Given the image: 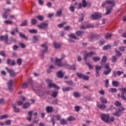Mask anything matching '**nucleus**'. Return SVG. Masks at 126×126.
Here are the masks:
<instances>
[{"mask_svg":"<svg viewBox=\"0 0 126 126\" xmlns=\"http://www.w3.org/2000/svg\"><path fill=\"white\" fill-rule=\"evenodd\" d=\"M54 46L56 49H60L61 48V44L57 42H54Z\"/></svg>","mask_w":126,"mask_h":126,"instance_id":"nucleus-33","label":"nucleus"},{"mask_svg":"<svg viewBox=\"0 0 126 126\" xmlns=\"http://www.w3.org/2000/svg\"><path fill=\"white\" fill-rule=\"evenodd\" d=\"M36 18H37V19H38V20H39L40 21H43V20H44V17L41 15L37 16L36 17Z\"/></svg>","mask_w":126,"mask_h":126,"instance_id":"nucleus-43","label":"nucleus"},{"mask_svg":"<svg viewBox=\"0 0 126 126\" xmlns=\"http://www.w3.org/2000/svg\"><path fill=\"white\" fill-rule=\"evenodd\" d=\"M101 68H102L101 66H96L95 69H96V76L97 77H99L100 76V74H99V70H101Z\"/></svg>","mask_w":126,"mask_h":126,"instance_id":"nucleus-16","label":"nucleus"},{"mask_svg":"<svg viewBox=\"0 0 126 126\" xmlns=\"http://www.w3.org/2000/svg\"><path fill=\"white\" fill-rule=\"evenodd\" d=\"M107 62V57L106 56H103L102 60L101 62L100 63V65L101 67H104L105 69H110V66L108 64V63H106V62ZM105 63H106L105 64Z\"/></svg>","mask_w":126,"mask_h":126,"instance_id":"nucleus-3","label":"nucleus"},{"mask_svg":"<svg viewBox=\"0 0 126 126\" xmlns=\"http://www.w3.org/2000/svg\"><path fill=\"white\" fill-rule=\"evenodd\" d=\"M86 64H87V65H88V66L89 67L90 69H93V66L91 64H90V63H86Z\"/></svg>","mask_w":126,"mask_h":126,"instance_id":"nucleus-58","label":"nucleus"},{"mask_svg":"<svg viewBox=\"0 0 126 126\" xmlns=\"http://www.w3.org/2000/svg\"><path fill=\"white\" fill-rule=\"evenodd\" d=\"M86 54H87L88 58H91L92 57V56H93L94 55V52H90V53H88Z\"/></svg>","mask_w":126,"mask_h":126,"instance_id":"nucleus-48","label":"nucleus"},{"mask_svg":"<svg viewBox=\"0 0 126 126\" xmlns=\"http://www.w3.org/2000/svg\"><path fill=\"white\" fill-rule=\"evenodd\" d=\"M57 76L59 78H63V73L62 71H60L57 73Z\"/></svg>","mask_w":126,"mask_h":126,"instance_id":"nucleus-24","label":"nucleus"},{"mask_svg":"<svg viewBox=\"0 0 126 126\" xmlns=\"http://www.w3.org/2000/svg\"><path fill=\"white\" fill-rule=\"evenodd\" d=\"M97 107L99 109H101V110H104V109H106V105L105 104H97Z\"/></svg>","mask_w":126,"mask_h":126,"instance_id":"nucleus-26","label":"nucleus"},{"mask_svg":"<svg viewBox=\"0 0 126 126\" xmlns=\"http://www.w3.org/2000/svg\"><path fill=\"white\" fill-rule=\"evenodd\" d=\"M58 92H53V93L51 94L52 97H53V98H56L57 96H58Z\"/></svg>","mask_w":126,"mask_h":126,"instance_id":"nucleus-40","label":"nucleus"},{"mask_svg":"<svg viewBox=\"0 0 126 126\" xmlns=\"http://www.w3.org/2000/svg\"><path fill=\"white\" fill-rule=\"evenodd\" d=\"M111 4V6L108 7V8L106 9V12L105 13L106 15H109L111 13V11L113 9V7L115 6V0H107L105 1V3L102 4V6L105 7L106 4Z\"/></svg>","mask_w":126,"mask_h":126,"instance_id":"nucleus-2","label":"nucleus"},{"mask_svg":"<svg viewBox=\"0 0 126 126\" xmlns=\"http://www.w3.org/2000/svg\"><path fill=\"white\" fill-rule=\"evenodd\" d=\"M0 40L1 41H5V44L6 45H9V44H11V43H8V35L5 34V35H1L0 36Z\"/></svg>","mask_w":126,"mask_h":126,"instance_id":"nucleus-7","label":"nucleus"},{"mask_svg":"<svg viewBox=\"0 0 126 126\" xmlns=\"http://www.w3.org/2000/svg\"><path fill=\"white\" fill-rule=\"evenodd\" d=\"M19 36L21 37V38H23V39H25V40H28V38L25 36V34L22 33V32H19Z\"/></svg>","mask_w":126,"mask_h":126,"instance_id":"nucleus-27","label":"nucleus"},{"mask_svg":"<svg viewBox=\"0 0 126 126\" xmlns=\"http://www.w3.org/2000/svg\"><path fill=\"white\" fill-rule=\"evenodd\" d=\"M109 91L111 93H115L117 92V89L112 88L109 89Z\"/></svg>","mask_w":126,"mask_h":126,"instance_id":"nucleus-38","label":"nucleus"},{"mask_svg":"<svg viewBox=\"0 0 126 126\" xmlns=\"http://www.w3.org/2000/svg\"><path fill=\"white\" fill-rule=\"evenodd\" d=\"M29 107H30V103H29V102H27L23 105L24 109H27V108H29Z\"/></svg>","mask_w":126,"mask_h":126,"instance_id":"nucleus-30","label":"nucleus"},{"mask_svg":"<svg viewBox=\"0 0 126 126\" xmlns=\"http://www.w3.org/2000/svg\"><path fill=\"white\" fill-rule=\"evenodd\" d=\"M123 114L122 111H118L115 113H113V116H115L116 117H120V116Z\"/></svg>","mask_w":126,"mask_h":126,"instance_id":"nucleus-17","label":"nucleus"},{"mask_svg":"<svg viewBox=\"0 0 126 126\" xmlns=\"http://www.w3.org/2000/svg\"><path fill=\"white\" fill-rule=\"evenodd\" d=\"M93 60L96 63L98 61H100V57H94L93 58Z\"/></svg>","mask_w":126,"mask_h":126,"instance_id":"nucleus-45","label":"nucleus"},{"mask_svg":"<svg viewBox=\"0 0 126 126\" xmlns=\"http://www.w3.org/2000/svg\"><path fill=\"white\" fill-rule=\"evenodd\" d=\"M59 102H60V101H59V100L55 99L53 101L52 103H53V104H54V105H59Z\"/></svg>","mask_w":126,"mask_h":126,"instance_id":"nucleus-51","label":"nucleus"},{"mask_svg":"<svg viewBox=\"0 0 126 126\" xmlns=\"http://www.w3.org/2000/svg\"><path fill=\"white\" fill-rule=\"evenodd\" d=\"M62 90L63 91V92H65L66 91H70V90H72V88L69 87H67L66 88H63Z\"/></svg>","mask_w":126,"mask_h":126,"instance_id":"nucleus-23","label":"nucleus"},{"mask_svg":"<svg viewBox=\"0 0 126 126\" xmlns=\"http://www.w3.org/2000/svg\"><path fill=\"white\" fill-rule=\"evenodd\" d=\"M4 23H5V24H13V23L11 21H5Z\"/></svg>","mask_w":126,"mask_h":126,"instance_id":"nucleus-63","label":"nucleus"},{"mask_svg":"<svg viewBox=\"0 0 126 126\" xmlns=\"http://www.w3.org/2000/svg\"><path fill=\"white\" fill-rule=\"evenodd\" d=\"M69 37L71 38V39H69V42H74L73 41V40L72 39H75V40H78V38L76 37V36H75V34L74 33H70L68 35Z\"/></svg>","mask_w":126,"mask_h":126,"instance_id":"nucleus-13","label":"nucleus"},{"mask_svg":"<svg viewBox=\"0 0 126 126\" xmlns=\"http://www.w3.org/2000/svg\"><path fill=\"white\" fill-rule=\"evenodd\" d=\"M5 68L7 70V72L9 73L10 76H11V77H15V76H16L17 73L14 72V70L11 69H9L7 67H5Z\"/></svg>","mask_w":126,"mask_h":126,"instance_id":"nucleus-5","label":"nucleus"},{"mask_svg":"<svg viewBox=\"0 0 126 126\" xmlns=\"http://www.w3.org/2000/svg\"><path fill=\"white\" fill-rule=\"evenodd\" d=\"M30 33H37L38 31L36 30H31L29 31Z\"/></svg>","mask_w":126,"mask_h":126,"instance_id":"nucleus-62","label":"nucleus"},{"mask_svg":"<svg viewBox=\"0 0 126 126\" xmlns=\"http://www.w3.org/2000/svg\"><path fill=\"white\" fill-rule=\"evenodd\" d=\"M73 95L75 97V98H78V97H80L81 96L80 94L77 92H74Z\"/></svg>","mask_w":126,"mask_h":126,"instance_id":"nucleus-36","label":"nucleus"},{"mask_svg":"<svg viewBox=\"0 0 126 126\" xmlns=\"http://www.w3.org/2000/svg\"><path fill=\"white\" fill-rule=\"evenodd\" d=\"M5 125H7V126H9V125H11V121L7 120V121H5Z\"/></svg>","mask_w":126,"mask_h":126,"instance_id":"nucleus-61","label":"nucleus"},{"mask_svg":"<svg viewBox=\"0 0 126 126\" xmlns=\"http://www.w3.org/2000/svg\"><path fill=\"white\" fill-rule=\"evenodd\" d=\"M31 23L32 25H36L37 24V20L35 19H32L31 20Z\"/></svg>","mask_w":126,"mask_h":126,"instance_id":"nucleus-41","label":"nucleus"},{"mask_svg":"<svg viewBox=\"0 0 126 126\" xmlns=\"http://www.w3.org/2000/svg\"><path fill=\"white\" fill-rule=\"evenodd\" d=\"M46 81L47 82L49 83L48 86L49 87H50V88H52V87H53V88H55L56 89H60V87H59V86H57L54 83H52L51 80H47Z\"/></svg>","mask_w":126,"mask_h":126,"instance_id":"nucleus-8","label":"nucleus"},{"mask_svg":"<svg viewBox=\"0 0 126 126\" xmlns=\"http://www.w3.org/2000/svg\"><path fill=\"white\" fill-rule=\"evenodd\" d=\"M111 71H112V69L109 68L108 70L104 71L103 72V74H104V75H108L109 73H110Z\"/></svg>","mask_w":126,"mask_h":126,"instance_id":"nucleus-32","label":"nucleus"},{"mask_svg":"<svg viewBox=\"0 0 126 126\" xmlns=\"http://www.w3.org/2000/svg\"><path fill=\"white\" fill-rule=\"evenodd\" d=\"M92 25L91 24H88L87 26H82L80 27V29H87L88 28H91Z\"/></svg>","mask_w":126,"mask_h":126,"instance_id":"nucleus-18","label":"nucleus"},{"mask_svg":"<svg viewBox=\"0 0 126 126\" xmlns=\"http://www.w3.org/2000/svg\"><path fill=\"white\" fill-rule=\"evenodd\" d=\"M76 34L77 36H82L84 34V32L81 31H79L76 32Z\"/></svg>","mask_w":126,"mask_h":126,"instance_id":"nucleus-28","label":"nucleus"},{"mask_svg":"<svg viewBox=\"0 0 126 126\" xmlns=\"http://www.w3.org/2000/svg\"><path fill=\"white\" fill-rule=\"evenodd\" d=\"M54 108L52 106H47L46 108V111H53Z\"/></svg>","mask_w":126,"mask_h":126,"instance_id":"nucleus-44","label":"nucleus"},{"mask_svg":"<svg viewBox=\"0 0 126 126\" xmlns=\"http://www.w3.org/2000/svg\"><path fill=\"white\" fill-rule=\"evenodd\" d=\"M28 87V82L24 83L22 85V88H24V89L27 88Z\"/></svg>","mask_w":126,"mask_h":126,"instance_id":"nucleus-42","label":"nucleus"},{"mask_svg":"<svg viewBox=\"0 0 126 126\" xmlns=\"http://www.w3.org/2000/svg\"><path fill=\"white\" fill-rule=\"evenodd\" d=\"M12 107L13 108L14 111H19V109L16 107V105L15 104H13L12 105Z\"/></svg>","mask_w":126,"mask_h":126,"instance_id":"nucleus-54","label":"nucleus"},{"mask_svg":"<svg viewBox=\"0 0 126 126\" xmlns=\"http://www.w3.org/2000/svg\"><path fill=\"white\" fill-rule=\"evenodd\" d=\"M66 84H67V85H69L70 86H74V84L73 83V82H72V81H66Z\"/></svg>","mask_w":126,"mask_h":126,"instance_id":"nucleus-37","label":"nucleus"},{"mask_svg":"<svg viewBox=\"0 0 126 126\" xmlns=\"http://www.w3.org/2000/svg\"><path fill=\"white\" fill-rule=\"evenodd\" d=\"M75 111H80V110H81V107L79 106H76L75 107Z\"/></svg>","mask_w":126,"mask_h":126,"instance_id":"nucleus-56","label":"nucleus"},{"mask_svg":"<svg viewBox=\"0 0 126 126\" xmlns=\"http://www.w3.org/2000/svg\"><path fill=\"white\" fill-rule=\"evenodd\" d=\"M82 3H83V4H82L83 7H85L86 6H87V3L86 2V0H83Z\"/></svg>","mask_w":126,"mask_h":126,"instance_id":"nucleus-50","label":"nucleus"},{"mask_svg":"<svg viewBox=\"0 0 126 126\" xmlns=\"http://www.w3.org/2000/svg\"><path fill=\"white\" fill-rule=\"evenodd\" d=\"M66 120L67 122H72V121H75V118L72 116H69Z\"/></svg>","mask_w":126,"mask_h":126,"instance_id":"nucleus-31","label":"nucleus"},{"mask_svg":"<svg viewBox=\"0 0 126 126\" xmlns=\"http://www.w3.org/2000/svg\"><path fill=\"white\" fill-rule=\"evenodd\" d=\"M28 26V23L27 22V20H25L21 25L20 26L22 27H24L25 26Z\"/></svg>","mask_w":126,"mask_h":126,"instance_id":"nucleus-29","label":"nucleus"},{"mask_svg":"<svg viewBox=\"0 0 126 126\" xmlns=\"http://www.w3.org/2000/svg\"><path fill=\"white\" fill-rule=\"evenodd\" d=\"M0 56H2V57H5V53H4V51H2L0 52Z\"/></svg>","mask_w":126,"mask_h":126,"instance_id":"nucleus-64","label":"nucleus"},{"mask_svg":"<svg viewBox=\"0 0 126 126\" xmlns=\"http://www.w3.org/2000/svg\"><path fill=\"white\" fill-rule=\"evenodd\" d=\"M112 85H113V86H115V87H119V86H120V82L117 81H113Z\"/></svg>","mask_w":126,"mask_h":126,"instance_id":"nucleus-20","label":"nucleus"},{"mask_svg":"<svg viewBox=\"0 0 126 126\" xmlns=\"http://www.w3.org/2000/svg\"><path fill=\"white\" fill-rule=\"evenodd\" d=\"M7 87L8 90L10 92L13 91V88H12V86L13 85V81L12 80H10L7 83Z\"/></svg>","mask_w":126,"mask_h":126,"instance_id":"nucleus-10","label":"nucleus"},{"mask_svg":"<svg viewBox=\"0 0 126 126\" xmlns=\"http://www.w3.org/2000/svg\"><path fill=\"white\" fill-rule=\"evenodd\" d=\"M64 66L68 68V69H71L72 70H75L76 69V67H75V65H70L69 64H68L67 63H66L64 64Z\"/></svg>","mask_w":126,"mask_h":126,"instance_id":"nucleus-14","label":"nucleus"},{"mask_svg":"<svg viewBox=\"0 0 126 126\" xmlns=\"http://www.w3.org/2000/svg\"><path fill=\"white\" fill-rule=\"evenodd\" d=\"M4 11L5 12V13L7 14L10 12V11H11V10H10V9L9 8H7V9H4Z\"/></svg>","mask_w":126,"mask_h":126,"instance_id":"nucleus-57","label":"nucleus"},{"mask_svg":"<svg viewBox=\"0 0 126 126\" xmlns=\"http://www.w3.org/2000/svg\"><path fill=\"white\" fill-rule=\"evenodd\" d=\"M28 82L29 83L32 85V86H33V81L32 80V79L30 78L28 80Z\"/></svg>","mask_w":126,"mask_h":126,"instance_id":"nucleus-55","label":"nucleus"},{"mask_svg":"<svg viewBox=\"0 0 126 126\" xmlns=\"http://www.w3.org/2000/svg\"><path fill=\"white\" fill-rule=\"evenodd\" d=\"M64 58H65V56L64 55H63L61 59H57L55 61V63L58 66H63L64 65L62 64V61H63Z\"/></svg>","mask_w":126,"mask_h":126,"instance_id":"nucleus-6","label":"nucleus"},{"mask_svg":"<svg viewBox=\"0 0 126 126\" xmlns=\"http://www.w3.org/2000/svg\"><path fill=\"white\" fill-rule=\"evenodd\" d=\"M37 42H38V37L36 36H34L33 37L32 42L35 44L37 43Z\"/></svg>","mask_w":126,"mask_h":126,"instance_id":"nucleus-39","label":"nucleus"},{"mask_svg":"<svg viewBox=\"0 0 126 126\" xmlns=\"http://www.w3.org/2000/svg\"><path fill=\"white\" fill-rule=\"evenodd\" d=\"M38 2L40 5H43L44 4V1L43 0H38Z\"/></svg>","mask_w":126,"mask_h":126,"instance_id":"nucleus-60","label":"nucleus"},{"mask_svg":"<svg viewBox=\"0 0 126 126\" xmlns=\"http://www.w3.org/2000/svg\"><path fill=\"white\" fill-rule=\"evenodd\" d=\"M41 47L43 48V49H44V50L42 51V54H45V53H47V51H48V46H47V43L41 45Z\"/></svg>","mask_w":126,"mask_h":126,"instance_id":"nucleus-15","label":"nucleus"},{"mask_svg":"<svg viewBox=\"0 0 126 126\" xmlns=\"http://www.w3.org/2000/svg\"><path fill=\"white\" fill-rule=\"evenodd\" d=\"M60 124L63 126H65V125H67V122L64 119H62L60 121Z\"/></svg>","mask_w":126,"mask_h":126,"instance_id":"nucleus-22","label":"nucleus"},{"mask_svg":"<svg viewBox=\"0 0 126 126\" xmlns=\"http://www.w3.org/2000/svg\"><path fill=\"white\" fill-rule=\"evenodd\" d=\"M32 113H33L32 111H30L28 114L30 117H27L28 121H29V122H31V121H32V118H31L32 117Z\"/></svg>","mask_w":126,"mask_h":126,"instance_id":"nucleus-21","label":"nucleus"},{"mask_svg":"<svg viewBox=\"0 0 126 126\" xmlns=\"http://www.w3.org/2000/svg\"><path fill=\"white\" fill-rule=\"evenodd\" d=\"M17 63L19 65H21V63H22V60L21 59H19L17 60Z\"/></svg>","mask_w":126,"mask_h":126,"instance_id":"nucleus-53","label":"nucleus"},{"mask_svg":"<svg viewBox=\"0 0 126 126\" xmlns=\"http://www.w3.org/2000/svg\"><path fill=\"white\" fill-rule=\"evenodd\" d=\"M48 25H49V23L48 22H45L40 25H38L37 27L40 29H46L48 27Z\"/></svg>","mask_w":126,"mask_h":126,"instance_id":"nucleus-9","label":"nucleus"},{"mask_svg":"<svg viewBox=\"0 0 126 126\" xmlns=\"http://www.w3.org/2000/svg\"><path fill=\"white\" fill-rule=\"evenodd\" d=\"M101 120L104 123L106 124H110V123H113L115 122V117L112 116L110 117L109 114H102L100 116Z\"/></svg>","mask_w":126,"mask_h":126,"instance_id":"nucleus-1","label":"nucleus"},{"mask_svg":"<svg viewBox=\"0 0 126 126\" xmlns=\"http://www.w3.org/2000/svg\"><path fill=\"white\" fill-rule=\"evenodd\" d=\"M114 105L116 106V107H121L122 106V103L120 102L118 100H116L114 103Z\"/></svg>","mask_w":126,"mask_h":126,"instance_id":"nucleus-34","label":"nucleus"},{"mask_svg":"<svg viewBox=\"0 0 126 126\" xmlns=\"http://www.w3.org/2000/svg\"><path fill=\"white\" fill-rule=\"evenodd\" d=\"M117 62V57L115 56H112V62L116 63Z\"/></svg>","mask_w":126,"mask_h":126,"instance_id":"nucleus-59","label":"nucleus"},{"mask_svg":"<svg viewBox=\"0 0 126 126\" xmlns=\"http://www.w3.org/2000/svg\"><path fill=\"white\" fill-rule=\"evenodd\" d=\"M101 17H102V15L101 14L98 12L92 14L90 16V18L93 20H96V19H98V18H101Z\"/></svg>","mask_w":126,"mask_h":126,"instance_id":"nucleus-4","label":"nucleus"},{"mask_svg":"<svg viewBox=\"0 0 126 126\" xmlns=\"http://www.w3.org/2000/svg\"><path fill=\"white\" fill-rule=\"evenodd\" d=\"M62 12H63V11L62 10V9L59 10L57 12L56 16L57 17H60V16L62 15Z\"/></svg>","mask_w":126,"mask_h":126,"instance_id":"nucleus-35","label":"nucleus"},{"mask_svg":"<svg viewBox=\"0 0 126 126\" xmlns=\"http://www.w3.org/2000/svg\"><path fill=\"white\" fill-rule=\"evenodd\" d=\"M100 100L101 103H102V104H107V103H108V101H107V99H106L104 97H101L100 98Z\"/></svg>","mask_w":126,"mask_h":126,"instance_id":"nucleus-19","label":"nucleus"},{"mask_svg":"<svg viewBox=\"0 0 126 126\" xmlns=\"http://www.w3.org/2000/svg\"><path fill=\"white\" fill-rule=\"evenodd\" d=\"M7 117H8V116L6 115H2L0 116V120H3V119H6Z\"/></svg>","mask_w":126,"mask_h":126,"instance_id":"nucleus-52","label":"nucleus"},{"mask_svg":"<svg viewBox=\"0 0 126 126\" xmlns=\"http://www.w3.org/2000/svg\"><path fill=\"white\" fill-rule=\"evenodd\" d=\"M110 48L111 46L107 45L103 47V50L104 51H107V50H109V49H110Z\"/></svg>","mask_w":126,"mask_h":126,"instance_id":"nucleus-46","label":"nucleus"},{"mask_svg":"<svg viewBox=\"0 0 126 126\" xmlns=\"http://www.w3.org/2000/svg\"><path fill=\"white\" fill-rule=\"evenodd\" d=\"M69 9L71 12H74V9H75V7H74V6H71L69 8Z\"/></svg>","mask_w":126,"mask_h":126,"instance_id":"nucleus-47","label":"nucleus"},{"mask_svg":"<svg viewBox=\"0 0 126 126\" xmlns=\"http://www.w3.org/2000/svg\"><path fill=\"white\" fill-rule=\"evenodd\" d=\"M36 94H38V95L41 97V96H43V95L45 94V93L44 92L41 91V90H38L36 91Z\"/></svg>","mask_w":126,"mask_h":126,"instance_id":"nucleus-25","label":"nucleus"},{"mask_svg":"<svg viewBox=\"0 0 126 126\" xmlns=\"http://www.w3.org/2000/svg\"><path fill=\"white\" fill-rule=\"evenodd\" d=\"M111 36H112V34H111V33H107L105 35V39H109V38H111Z\"/></svg>","mask_w":126,"mask_h":126,"instance_id":"nucleus-49","label":"nucleus"},{"mask_svg":"<svg viewBox=\"0 0 126 126\" xmlns=\"http://www.w3.org/2000/svg\"><path fill=\"white\" fill-rule=\"evenodd\" d=\"M76 74L79 78H82V79H84V80H88V79H89V77L82 73H77Z\"/></svg>","mask_w":126,"mask_h":126,"instance_id":"nucleus-11","label":"nucleus"},{"mask_svg":"<svg viewBox=\"0 0 126 126\" xmlns=\"http://www.w3.org/2000/svg\"><path fill=\"white\" fill-rule=\"evenodd\" d=\"M120 90L123 92V93L121 94L122 99H123V100H124V101H126V97L125 96V93H126V87L125 88H121Z\"/></svg>","mask_w":126,"mask_h":126,"instance_id":"nucleus-12","label":"nucleus"}]
</instances>
